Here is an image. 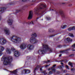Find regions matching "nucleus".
Listing matches in <instances>:
<instances>
[{
  "label": "nucleus",
  "instance_id": "nucleus-29",
  "mask_svg": "<svg viewBox=\"0 0 75 75\" xmlns=\"http://www.w3.org/2000/svg\"><path fill=\"white\" fill-rule=\"evenodd\" d=\"M48 31L50 32V33H52V32H53V31H54V30L52 29H49L48 30Z\"/></svg>",
  "mask_w": 75,
  "mask_h": 75
},
{
  "label": "nucleus",
  "instance_id": "nucleus-55",
  "mask_svg": "<svg viewBox=\"0 0 75 75\" xmlns=\"http://www.w3.org/2000/svg\"><path fill=\"white\" fill-rule=\"evenodd\" d=\"M72 51H75V50L74 49H72Z\"/></svg>",
  "mask_w": 75,
  "mask_h": 75
},
{
  "label": "nucleus",
  "instance_id": "nucleus-58",
  "mask_svg": "<svg viewBox=\"0 0 75 75\" xmlns=\"http://www.w3.org/2000/svg\"><path fill=\"white\" fill-rule=\"evenodd\" d=\"M50 66V64H49L48 65V67H49V66Z\"/></svg>",
  "mask_w": 75,
  "mask_h": 75
},
{
  "label": "nucleus",
  "instance_id": "nucleus-17",
  "mask_svg": "<svg viewBox=\"0 0 75 75\" xmlns=\"http://www.w3.org/2000/svg\"><path fill=\"white\" fill-rule=\"evenodd\" d=\"M56 66L57 65L54 64L53 66V67H51L52 71H53L54 72V73L56 71V70L54 68H55V67H56Z\"/></svg>",
  "mask_w": 75,
  "mask_h": 75
},
{
  "label": "nucleus",
  "instance_id": "nucleus-37",
  "mask_svg": "<svg viewBox=\"0 0 75 75\" xmlns=\"http://www.w3.org/2000/svg\"><path fill=\"white\" fill-rule=\"evenodd\" d=\"M66 68V69H68L69 70V67L67 65L65 66Z\"/></svg>",
  "mask_w": 75,
  "mask_h": 75
},
{
  "label": "nucleus",
  "instance_id": "nucleus-42",
  "mask_svg": "<svg viewBox=\"0 0 75 75\" xmlns=\"http://www.w3.org/2000/svg\"><path fill=\"white\" fill-rule=\"evenodd\" d=\"M74 54H70V55L69 56V57H72V56H73V57H74Z\"/></svg>",
  "mask_w": 75,
  "mask_h": 75
},
{
  "label": "nucleus",
  "instance_id": "nucleus-13",
  "mask_svg": "<svg viewBox=\"0 0 75 75\" xmlns=\"http://www.w3.org/2000/svg\"><path fill=\"white\" fill-rule=\"evenodd\" d=\"M28 50H31L34 49V46L33 45L29 44L28 45Z\"/></svg>",
  "mask_w": 75,
  "mask_h": 75
},
{
  "label": "nucleus",
  "instance_id": "nucleus-4",
  "mask_svg": "<svg viewBox=\"0 0 75 75\" xmlns=\"http://www.w3.org/2000/svg\"><path fill=\"white\" fill-rule=\"evenodd\" d=\"M11 40H13V42L16 44H18L21 41V38H17L15 35L11 37Z\"/></svg>",
  "mask_w": 75,
  "mask_h": 75
},
{
  "label": "nucleus",
  "instance_id": "nucleus-21",
  "mask_svg": "<svg viewBox=\"0 0 75 75\" xmlns=\"http://www.w3.org/2000/svg\"><path fill=\"white\" fill-rule=\"evenodd\" d=\"M4 32L7 35H10V31L9 30H5Z\"/></svg>",
  "mask_w": 75,
  "mask_h": 75
},
{
  "label": "nucleus",
  "instance_id": "nucleus-43",
  "mask_svg": "<svg viewBox=\"0 0 75 75\" xmlns=\"http://www.w3.org/2000/svg\"><path fill=\"white\" fill-rule=\"evenodd\" d=\"M72 47H73L74 48L75 47V44H74L72 46Z\"/></svg>",
  "mask_w": 75,
  "mask_h": 75
},
{
  "label": "nucleus",
  "instance_id": "nucleus-40",
  "mask_svg": "<svg viewBox=\"0 0 75 75\" xmlns=\"http://www.w3.org/2000/svg\"><path fill=\"white\" fill-rule=\"evenodd\" d=\"M42 73H43V74H44V75H46V74H47V73H46V72H45V71H42Z\"/></svg>",
  "mask_w": 75,
  "mask_h": 75
},
{
  "label": "nucleus",
  "instance_id": "nucleus-11",
  "mask_svg": "<svg viewBox=\"0 0 75 75\" xmlns=\"http://www.w3.org/2000/svg\"><path fill=\"white\" fill-rule=\"evenodd\" d=\"M26 47H27V45L23 43L21 45L20 48L22 50H23L25 49L26 48Z\"/></svg>",
  "mask_w": 75,
  "mask_h": 75
},
{
  "label": "nucleus",
  "instance_id": "nucleus-48",
  "mask_svg": "<svg viewBox=\"0 0 75 75\" xmlns=\"http://www.w3.org/2000/svg\"><path fill=\"white\" fill-rule=\"evenodd\" d=\"M42 68H43V67H41V68H40V71H42Z\"/></svg>",
  "mask_w": 75,
  "mask_h": 75
},
{
  "label": "nucleus",
  "instance_id": "nucleus-3",
  "mask_svg": "<svg viewBox=\"0 0 75 75\" xmlns=\"http://www.w3.org/2000/svg\"><path fill=\"white\" fill-rule=\"evenodd\" d=\"M4 64L5 65H7L8 64L11 63V62L13 61V57H5L4 58Z\"/></svg>",
  "mask_w": 75,
  "mask_h": 75
},
{
  "label": "nucleus",
  "instance_id": "nucleus-5",
  "mask_svg": "<svg viewBox=\"0 0 75 75\" xmlns=\"http://www.w3.org/2000/svg\"><path fill=\"white\" fill-rule=\"evenodd\" d=\"M56 13L57 14L59 13L61 16V17L62 18H65V13H64V12L62 10H59L58 11H57L56 12Z\"/></svg>",
  "mask_w": 75,
  "mask_h": 75
},
{
  "label": "nucleus",
  "instance_id": "nucleus-36",
  "mask_svg": "<svg viewBox=\"0 0 75 75\" xmlns=\"http://www.w3.org/2000/svg\"><path fill=\"white\" fill-rule=\"evenodd\" d=\"M57 34H58L55 35H50L49 36V38H50L51 37H54V36H55V35H57Z\"/></svg>",
  "mask_w": 75,
  "mask_h": 75
},
{
  "label": "nucleus",
  "instance_id": "nucleus-59",
  "mask_svg": "<svg viewBox=\"0 0 75 75\" xmlns=\"http://www.w3.org/2000/svg\"><path fill=\"white\" fill-rule=\"evenodd\" d=\"M25 23H26V22L24 23H23L24 24H25Z\"/></svg>",
  "mask_w": 75,
  "mask_h": 75
},
{
  "label": "nucleus",
  "instance_id": "nucleus-9",
  "mask_svg": "<svg viewBox=\"0 0 75 75\" xmlns=\"http://www.w3.org/2000/svg\"><path fill=\"white\" fill-rule=\"evenodd\" d=\"M6 8L5 7L0 8V14H1V13H3L4 12H5L6 10Z\"/></svg>",
  "mask_w": 75,
  "mask_h": 75
},
{
  "label": "nucleus",
  "instance_id": "nucleus-32",
  "mask_svg": "<svg viewBox=\"0 0 75 75\" xmlns=\"http://www.w3.org/2000/svg\"><path fill=\"white\" fill-rule=\"evenodd\" d=\"M69 35L71 37H74V35H73L72 33H69Z\"/></svg>",
  "mask_w": 75,
  "mask_h": 75
},
{
  "label": "nucleus",
  "instance_id": "nucleus-54",
  "mask_svg": "<svg viewBox=\"0 0 75 75\" xmlns=\"http://www.w3.org/2000/svg\"><path fill=\"white\" fill-rule=\"evenodd\" d=\"M45 67L46 68L48 67V65L45 66Z\"/></svg>",
  "mask_w": 75,
  "mask_h": 75
},
{
  "label": "nucleus",
  "instance_id": "nucleus-57",
  "mask_svg": "<svg viewBox=\"0 0 75 75\" xmlns=\"http://www.w3.org/2000/svg\"><path fill=\"white\" fill-rule=\"evenodd\" d=\"M53 10H54V9H53L51 10V11H53Z\"/></svg>",
  "mask_w": 75,
  "mask_h": 75
},
{
  "label": "nucleus",
  "instance_id": "nucleus-2",
  "mask_svg": "<svg viewBox=\"0 0 75 75\" xmlns=\"http://www.w3.org/2000/svg\"><path fill=\"white\" fill-rule=\"evenodd\" d=\"M42 46L43 48H44L45 50H39L38 51V54H40L41 52L42 54H44L47 53V50H48L50 52H52V50L51 48H50V47H48V45H45L42 44Z\"/></svg>",
  "mask_w": 75,
  "mask_h": 75
},
{
  "label": "nucleus",
  "instance_id": "nucleus-27",
  "mask_svg": "<svg viewBox=\"0 0 75 75\" xmlns=\"http://www.w3.org/2000/svg\"><path fill=\"white\" fill-rule=\"evenodd\" d=\"M66 27H67V25H62L61 26V28L64 29L65 28H66Z\"/></svg>",
  "mask_w": 75,
  "mask_h": 75
},
{
  "label": "nucleus",
  "instance_id": "nucleus-1",
  "mask_svg": "<svg viewBox=\"0 0 75 75\" xmlns=\"http://www.w3.org/2000/svg\"><path fill=\"white\" fill-rule=\"evenodd\" d=\"M47 5L45 4H39L37 8H34V12L35 14L38 15H44V13L45 12Z\"/></svg>",
  "mask_w": 75,
  "mask_h": 75
},
{
  "label": "nucleus",
  "instance_id": "nucleus-10",
  "mask_svg": "<svg viewBox=\"0 0 75 75\" xmlns=\"http://www.w3.org/2000/svg\"><path fill=\"white\" fill-rule=\"evenodd\" d=\"M33 18V12L31 11L29 12V15L28 18V20L31 19Z\"/></svg>",
  "mask_w": 75,
  "mask_h": 75
},
{
  "label": "nucleus",
  "instance_id": "nucleus-35",
  "mask_svg": "<svg viewBox=\"0 0 75 75\" xmlns=\"http://www.w3.org/2000/svg\"><path fill=\"white\" fill-rule=\"evenodd\" d=\"M31 36H34V37H37V34H36V33H35L34 34H32Z\"/></svg>",
  "mask_w": 75,
  "mask_h": 75
},
{
  "label": "nucleus",
  "instance_id": "nucleus-33",
  "mask_svg": "<svg viewBox=\"0 0 75 75\" xmlns=\"http://www.w3.org/2000/svg\"><path fill=\"white\" fill-rule=\"evenodd\" d=\"M69 64L70 66H71V67H73V66H72V63H71V62H69Z\"/></svg>",
  "mask_w": 75,
  "mask_h": 75
},
{
  "label": "nucleus",
  "instance_id": "nucleus-24",
  "mask_svg": "<svg viewBox=\"0 0 75 75\" xmlns=\"http://www.w3.org/2000/svg\"><path fill=\"white\" fill-rule=\"evenodd\" d=\"M6 52L8 53V54H11V50L9 49H7Z\"/></svg>",
  "mask_w": 75,
  "mask_h": 75
},
{
  "label": "nucleus",
  "instance_id": "nucleus-20",
  "mask_svg": "<svg viewBox=\"0 0 75 75\" xmlns=\"http://www.w3.org/2000/svg\"><path fill=\"white\" fill-rule=\"evenodd\" d=\"M75 26H73L71 28H69L68 29V30L69 31H71V30H75Z\"/></svg>",
  "mask_w": 75,
  "mask_h": 75
},
{
  "label": "nucleus",
  "instance_id": "nucleus-62",
  "mask_svg": "<svg viewBox=\"0 0 75 75\" xmlns=\"http://www.w3.org/2000/svg\"><path fill=\"white\" fill-rule=\"evenodd\" d=\"M12 28H14V27H12Z\"/></svg>",
  "mask_w": 75,
  "mask_h": 75
},
{
  "label": "nucleus",
  "instance_id": "nucleus-6",
  "mask_svg": "<svg viewBox=\"0 0 75 75\" xmlns=\"http://www.w3.org/2000/svg\"><path fill=\"white\" fill-rule=\"evenodd\" d=\"M38 41V40H37V39H35V38L33 37H32L30 39V43L33 44H35V43H37Z\"/></svg>",
  "mask_w": 75,
  "mask_h": 75
},
{
  "label": "nucleus",
  "instance_id": "nucleus-39",
  "mask_svg": "<svg viewBox=\"0 0 75 75\" xmlns=\"http://www.w3.org/2000/svg\"><path fill=\"white\" fill-rule=\"evenodd\" d=\"M50 62V60H48L47 62H45V61H44L43 62H44V63H48V62Z\"/></svg>",
  "mask_w": 75,
  "mask_h": 75
},
{
  "label": "nucleus",
  "instance_id": "nucleus-56",
  "mask_svg": "<svg viewBox=\"0 0 75 75\" xmlns=\"http://www.w3.org/2000/svg\"><path fill=\"white\" fill-rule=\"evenodd\" d=\"M61 64H62V65H64V63H63L62 62L61 63Z\"/></svg>",
  "mask_w": 75,
  "mask_h": 75
},
{
  "label": "nucleus",
  "instance_id": "nucleus-50",
  "mask_svg": "<svg viewBox=\"0 0 75 75\" xmlns=\"http://www.w3.org/2000/svg\"><path fill=\"white\" fill-rule=\"evenodd\" d=\"M72 6V4H70L69 5V7H71V6Z\"/></svg>",
  "mask_w": 75,
  "mask_h": 75
},
{
  "label": "nucleus",
  "instance_id": "nucleus-64",
  "mask_svg": "<svg viewBox=\"0 0 75 75\" xmlns=\"http://www.w3.org/2000/svg\"><path fill=\"white\" fill-rule=\"evenodd\" d=\"M42 20H43V19H42Z\"/></svg>",
  "mask_w": 75,
  "mask_h": 75
},
{
  "label": "nucleus",
  "instance_id": "nucleus-63",
  "mask_svg": "<svg viewBox=\"0 0 75 75\" xmlns=\"http://www.w3.org/2000/svg\"><path fill=\"white\" fill-rule=\"evenodd\" d=\"M3 59V58H2V59H1V60H2V59Z\"/></svg>",
  "mask_w": 75,
  "mask_h": 75
},
{
  "label": "nucleus",
  "instance_id": "nucleus-44",
  "mask_svg": "<svg viewBox=\"0 0 75 75\" xmlns=\"http://www.w3.org/2000/svg\"><path fill=\"white\" fill-rule=\"evenodd\" d=\"M71 71H75V69H71Z\"/></svg>",
  "mask_w": 75,
  "mask_h": 75
},
{
  "label": "nucleus",
  "instance_id": "nucleus-25",
  "mask_svg": "<svg viewBox=\"0 0 75 75\" xmlns=\"http://www.w3.org/2000/svg\"><path fill=\"white\" fill-rule=\"evenodd\" d=\"M58 68H59L60 69H62V68H64V66L63 65H60L58 66Z\"/></svg>",
  "mask_w": 75,
  "mask_h": 75
},
{
  "label": "nucleus",
  "instance_id": "nucleus-60",
  "mask_svg": "<svg viewBox=\"0 0 75 75\" xmlns=\"http://www.w3.org/2000/svg\"><path fill=\"white\" fill-rule=\"evenodd\" d=\"M37 18V20H38V18Z\"/></svg>",
  "mask_w": 75,
  "mask_h": 75
},
{
  "label": "nucleus",
  "instance_id": "nucleus-16",
  "mask_svg": "<svg viewBox=\"0 0 75 75\" xmlns=\"http://www.w3.org/2000/svg\"><path fill=\"white\" fill-rule=\"evenodd\" d=\"M28 1L30 2H35L36 0H22L21 1L22 2H25V1Z\"/></svg>",
  "mask_w": 75,
  "mask_h": 75
},
{
  "label": "nucleus",
  "instance_id": "nucleus-30",
  "mask_svg": "<svg viewBox=\"0 0 75 75\" xmlns=\"http://www.w3.org/2000/svg\"><path fill=\"white\" fill-rule=\"evenodd\" d=\"M17 69H16L15 70H14L12 72V73L13 74H16L17 73Z\"/></svg>",
  "mask_w": 75,
  "mask_h": 75
},
{
  "label": "nucleus",
  "instance_id": "nucleus-7",
  "mask_svg": "<svg viewBox=\"0 0 75 75\" xmlns=\"http://www.w3.org/2000/svg\"><path fill=\"white\" fill-rule=\"evenodd\" d=\"M70 50H71V48L67 49L66 50L63 51H60V53H67V54H69V52H67V51H69Z\"/></svg>",
  "mask_w": 75,
  "mask_h": 75
},
{
  "label": "nucleus",
  "instance_id": "nucleus-15",
  "mask_svg": "<svg viewBox=\"0 0 75 75\" xmlns=\"http://www.w3.org/2000/svg\"><path fill=\"white\" fill-rule=\"evenodd\" d=\"M4 48L2 46H0V57L2 55V53L1 52H2L3 51H4Z\"/></svg>",
  "mask_w": 75,
  "mask_h": 75
},
{
  "label": "nucleus",
  "instance_id": "nucleus-18",
  "mask_svg": "<svg viewBox=\"0 0 75 75\" xmlns=\"http://www.w3.org/2000/svg\"><path fill=\"white\" fill-rule=\"evenodd\" d=\"M2 40H3V41H2V45H3V44H5L6 42H7V40L4 39V38H0V42H1V41Z\"/></svg>",
  "mask_w": 75,
  "mask_h": 75
},
{
  "label": "nucleus",
  "instance_id": "nucleus-19",
  "mask_svg": "<svg viewBox=\"0 0 75 75\" xmlns=\"http://www.w3.org/2000/svg\"><path fill=\"white\" fill-rule=\"evenodd\" d=\"M18 2V1H14L13 2H10V3H9L8 4V5H14L15 4H16Z\"/></svg>",
  "mask_w": 75,
  "mask_h": 75
},
{
  "label": "nucleus",
  "instance_id": "nucleus-49",
  "mask_svg": "<svg viewBox=\"0 0 75 75\" xmlns=\"http://www.w3.org/2000/svg\"><path fill=\"white\" fill-rule=\"evenodd\" d=\"M59 73H60V72H59V71H57V74H59Z\"/></svg>",
  "mask_w": 75,
  "mask_h": 75
},
{
  "label": "nucleus",
  "instance_id": "nucleus-52",
  "mask_svg": "<svg viewBox=\"0 0 75 75\" xmlns=\"http://www.w3.org/2000/svg\"><path fill=\"white\" fill-rule=\"evenodd\" d=\"M50 70H51V68H49L48 69V71H50Z\"/></svg>",
  "mask_w": 75,
  "mask_h": 75
},
{
  "label": "nucleus",
  "instance_id": "nucleus-28",
  "mask_svg": "<svg viewBox=\"0 0 75 75\" xmlns=\"http://www.w3.org/2000/svg\"><path fill=\"white\" fill-rule=\"evenodd\" d=\"M60 62H65V63H67L68 62V60L67 59H65L64 60H62Z\"/></svg>",
  "mask_w": 75,
  "mask_h": 75
},
{
  "label": "nucleus",
  "instance_id": "nucleus-53",
  "mask_svg": "<svg viewBox=\"0 0 75 75\" xmlns=\"http://www.w3.org/2000/svg\"><path fill=\"white\" fill-rule=\"evenodd\" d=\"M1 20V16H0V21Z\"/></svg>",
  "mask_w": 75,
  "mask_h": 75
},
{
  "label": "nucleus",
  "instance_id": "nucleus-41",
  "mask_svg": "<svg viewBox=\"0 0 75 75\" xmlns=\"http://www.w3.org/2000/svg\"><path fill=\"white\" fill-rule=\"evenodd\" d=\"M11 50L12 51H15L16 50V49H14V48H11Z\"/></svg>",
  "mask_w": 75,
  "mask_h": 75
},
{
  "label": "nucleus",
  "instance_id": "nucleus-45",
  "mask_svg": "<svg viewBox=\"0 0 75 75\" xmlns=\"http://www.w3.org/2000/svg\"><path fill=\"white\" fill-rule=\"evenodd\" d=\"M63 72L64 73H67V70H64V71H63Z\"/></svg>",
  "mask_w": 75,
  "mask_h": 75
},
{
  "label": "nucleus",
  "instance_id": "nucleus-34",
  "mask_svg": "<svg viewBox=\"0 0 75 75\" xmlns=\"http://www.w3.org/2000/svg\"><path fill=\"white\" fill-rule=\"evenodd\" d=\"M53 73H54V74H55V72H54V71H50L49 72V74H53Z\"/></svg>",
  "mask_w": 75,
  "mask_h": 75
},
{
  "label": "nucleus",
  "instance_id": "nucleus-38",
  "mask_svg": "<svg viewBox=\"0 0 75 75\" xmlns=\"http://www.w3.org/2000/svg\"><path fill=\"white\" fill-rule=\"evenodd\" d=\"M46 19H47V20H51V18H50V17H47L46 18Z\"/></svg>",
  "mask_w": 75,
  "mask_h": 75
},
{
  "label": "nucleus",
  "instance_id": "nucleus-23",
  "mask_svg": "<svg viewBox=\"0 0 75 75\" xmlns=\"http://www.w3.org/2000/svg\"><path fill=\"white\" fill-rule=\"evenodd\" d=\"M41 67V66L40 65L37 66V67L35 68V72L36 70H38V69H40Z\"/></svg>",
  "mask_w": 75,
  "mask_h": 75
},
{
  "label": "nucleus",
  "instance_id": "nucleus-61",
  "mask_svg": "<svg viewBox=\"0 0 75 75\" xmlns=\"http://www.w3.org/2000/svg\"><path fill=\"white\" fill-rule=\"evenodd\" d=\"M62 4H65V3H62Z\"/></svg>",
  "mask_w": 75,
  "mask_h": 75
},
{
  "label": "nucleus",
  "instance_id": "nucleus-8",
  "mask_svg": "<svg viewBox=\"0 0 75 75\" xmlns=\"http://www.w3.org/2000/svg\"><path fill=\"white\" fill-rule=\"evenodd\" d=\"M23 74H29V73L31 72L30 70H29L28 69H24L23 71Z\"/></svg>",
  "mask_w": 75,
  "mask_h": 75
},
{
  "label": "nucleus",
  "instance_id": "nucleus-26",
  "mask_svg": "<svg viewBox=\"0 0 75 75\" xmlns=\"http://www.w3.org/2000/svg\"><path fill=\"white\" fill-rule=\"evenodd\" d=\"M67 40L68 42H71L72 41V40L69 38H68L67 39Z\"/></svg>",
  "mask_w": 75,
  "mask_h": 75
},
{
  "label": "nucleus",
  "instance_id": "nucleus-47",
  "mask_svg": "<svg viewBox=\"0 0 75 75\" xmlns=\"http://www.w3.org/2000/svg\"><path fill=\"white\" fill-rule=\"evenodd\" d=\"M24 6H23L22 8V10H24Z\"/></svg>",
  "mask_w": 75,
  "mask_h": 75
},
{
  "label": "nucleus",
  "instance_id": "nucleus-51",
  "mask_svg": "<svg viewBox=\"0 0 75 75\" xmlns=\"http://www.w3.org/2000/svg\"><path fill=\"white\" fill-rule=\"evenodd\" d=\"M62 56V54H61L59 55V57H61Z\"/></svg>",
  "mask_w": 75,
  "mask_h": 75
},
{
  "label": "nucleus",
  "instance_id": "nucleus-14",
  "mask_svg": "<svg viewBox=\"0 0 75 75\" xmlns=\"http://www.w3.org/2000/svg\"><path fill=\"white\" fill-rule=\"evenodd\" d=\"M20 55L19 52L18 51H16L14 52V56L15 57H18Z\"/></svg>",
  "mask_w": 75,
  "mask_h": 75
},
{
  "label": "nucleus",
  "instance_id": "nucleus-22",
  "mask_svg": "<svg viewBox=\"0 0 75 75\" xmlns=\"http://www.w3.org/2000/svg\"><path fill=\"white\" fill-rule=\"evenodd\" d=\"M68 45H59L57 46V47L58 48H62V47H67V46Z\"/></svg>",
  "mask_w": 75,
  "mask_h": 75
},
{
  "label": "nucleus",
  "instance_id": "nucleus-46",
  "mask_svg": "<svg viewBox=\"0 0 75 75\" xmlns=\"http://www.w3.org/2000/svg\"><path fill=\"white\" fill-rule=\"evenodd\" d=\"M33 24V25H34V23L33 22H31L30 23H29L28 24Z\"/></svg>",
  "mask_w": 75,
  "mask_h": 75
},
{
  "label": "nucleus",
  "instance_id": "nucleus-12",
  "mask_svg": "<svg viewBox=\"0 0 75 75\" xmlns=\"http://www.w3.org/2000/svg\"><path fill=\"white\" fill-rule=\"evenodd\" d=\"M8 25H11L13 24V19H9L7 21Z\"/></svg>",
  "mask_w": 75,
  "mask_h": 75
},
{
  "label": "nucleus",
  "instance_id": "nucleus-31",
  "mask_svg": "<svg viewBox=\"0 0 75 75\" xmlns=\"http://www.w3.org/2000/svg\"><path fill=\"white\" fill-rule=\"evenodd\" d=\"M22 11L21 10H16L15 13H19V12H20V11Z\"/></svg>",
  "mask_w": 75,
  "mask_h": 75
}]
</instances>
